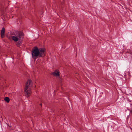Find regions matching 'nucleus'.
<instances>
[{"label":"nucleus","instance_id":"f257e3e1","mask_svg":"<svg viewBox=\"0 0 132 132\" xmlns=\"http://www.w3.org/2000/svg\"><path fill=\"white\" fill-rule=\"evenodd\" d=\"M32 86V82L31 80H28L24 88L25 94L26 96H29L31 93V87Z\"/></svg>","mask_w":132,"mask_h":132},{"label":"nucleus","instance_id":"f03ea898","mask_svg":"<svg viewBox=\"0 0 132 132\" xmlns=\"http://www.w3.org/2000/svg\"><path fill=\"white\" fill-rule=\"evenodd\" d=\"M40 51L41 52V50L40 51L37 46L35 47L32 49L31 54L32 57L35 60L38 58V56L41 57V55L40 54Z\"/></svg>","mask_w":132,"mask_h":132},{"label":"nucleus","instance_id":"7ed1b4c3","mask_svg":"<svg viewBox=\"0 0 132 132\" xmlns=\"http://www.w3.org/2000/svg\"><path fill=\"white\" fill-rule=\"evenodd\" d=\"M13 35L17 37L19 39H21L24 38V34L21 31H15V34Z\"/></svg>","mask_w":132,"mask_h":132},{"label":"nucleus","instance_id":"20e7f679","mask_svg":"<svg viewBox=\"0 0 132 132\" xmlns=\"http://www.w3.org/2000/svg\"><path fill=\"white\" fill-rule=\"evenodd\" d=\"M52 74L55 76H58L59 75V71L57 70H55L54 72L52 73Z\"/></svg>","mask_w":132,"mask_h":132},{"label":"nucleus","instance_id":"39448f33","mask_svg":"<svg viewBox=\"0 0 132 132\" xmlns=\"http://www.w3.org/2000/svg\"><path fill=\"white\" fill-rule=\"evenodd\" d=\"M45 48H42V57L44 56L45 55L46 51Z\"/></svg>","mask_w":132,"mask_h":132},{"label":"nucleus","instance_id":"423d86ee","mask_svg":"<svg viewBox=\"0 0 132 132\" xmlns=\"http://www.w3.org/2000/svg\"><path fill=\"white\" fill-rule=\"evenodd\" d=\"M12 39L15 42H17L19 39L15 35V36H13L12 37Z\"/></svg>","mask_w":132,"mask_h":132},{"label":"nucleus","instance_id":"0eeeda50","mask_svg":"<svg viewBox=\"0 0 132 132\" xmlns=\"http://www.w3.org/2000/svg\"><path fill=\"white\" fill-rule=\"evenodd\" d=\"M4 100L5 101H6L7 103H8L10 101L9 98L8 97H6Z\"/></svg>","mask_w":132,"mask_h":132},{"label":"nucleus","instance_id":"6e6552de","mask_svg":"<svg viewBox=\"0 0 132 132\" xmlns=\"http://www.w3.org/2000/svg\"><path fill=\"white\" fill-rule=\"evenodd\" d=\"M5 30L4 27H3L1 30V34H5Z\"/></svg>","mask_w":132,"mask_h":132},{"label":"nucleus","instance_id":"1a4fd4ad","mask_svg":"<svg viewBox=\"0 0 132 132\" xmlns=\"http://www.w3.org/2000/svg\"><path fill=\"white\" fill-rule=\"evenodd\" d=\"M21 43V42L20 41H18L16 43V45L17 46L19 47L20 46V44Z\"/></svg>","mask_w":132,"mask_h":132},{"label":"nucleus","instance_id":"9d476101","mask_svg":"<svg viewBox=\"0 0 132 132\" xmlns=\"http://www.w3.org/2000/svg\"><path fill=\"white\" fill-rule=\"evenodd\" d=\"M1 36L2 38H3L4 37L5 34H1Z\"/></svg>","mask_w":132,"mask_h":132},{"label":"nucleus","instance_id":"9b49d317","mask_svg":"<svg viewBox=\"0 0 132 132\" xmlns=\"http://www.w3.org/2000/svg\"><path fill=\"white\" fill-rule=\"evenodd\" d=\"M40 105L41 106V103H40Z\"/></svg>","mask_w":132,"mask_h":132},{"label":"nucleus","instance_id":"f8f14e48","mask_svg":"<svg viewBox=\"0 0 132 132\" xmlns=\"http://www.w3.org/2000/svg\"><path fill=\"white\" fill-rule=\"evenodd\" d=\"M130 129H131V130H132V129L130 128Z\"/></svg>","mask_w":132,"mask_h":132}]
</instances>
